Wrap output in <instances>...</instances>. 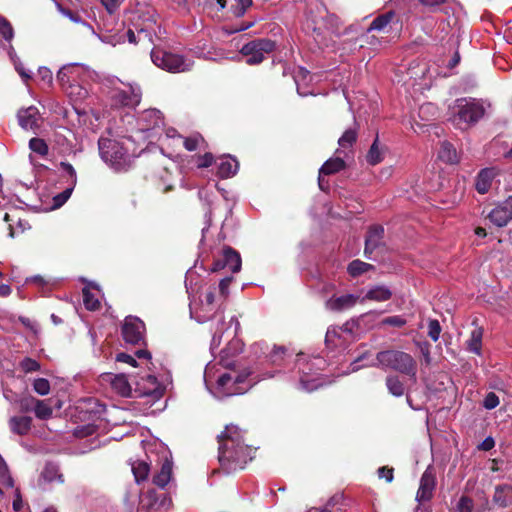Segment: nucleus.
Returning a JSON list of instances; mask_svg holds the SVG:
<instances>
[{"instance_id": "nucleus-1", "label": "nucleus", "mask_w": 512, "mask_h": 512, "mask_svg": "<svg viewBox=\"0 0 512 512\" xmlns=\"http://www.w3.org/2000/svg\"><path fill=\"white\" fill-rule=\"evenodd\" d=\"M216 286L203 287L198 300L190 303V314L199 323L211 322V349L219 347L224 331L229 324L225 321L223 301L215 297Z\"/></svg>"}, {"instance_id": "nucleus-2", "label": "nucleus", "mask_w": 512, "mask_h": 512, "mask_svg": "<svg viewBox=\"0 0 512 512\" xmlns=\"http://www.w3.org/2000/svg\"><path fill=\"white\" fill-rule=\"evenodd\" d=\"M219 444V462L227 473L243 469L254 457L255 449L244 444L237 426H226L219 436Z\"/></svg>"}, {"instance_id": "nucleus-3", "label": "nucleus", "mask_w": 512, "mask_h": 512, "mask_svg": "<svg viewBox=\"0 0 512 512\" xmlns=\"http://www.w3.org/2000/svg\"><path fill=\"white\" fill-rule=\"evenodd\" d=\"M227 369V372L221 373L216 379L213 393L217 397L242 394L260 380L258 376L251 377L250 371H237L236 365Z\"/></svg>"}, {"instance_id": "nucleus-4", "label": "nucleus", "mask_w": 512, "mask_h": 512, "mask_svg": "<svg viewBox=\"0 0 512 512\" xmlns=\"http://www.w3.org/2000/svg\"><path fill=\"white\" fill-rule=\"evenodd\" d=\"M376 364L383 369L390 368L410 377H416L417 365L413 357L403 351L385 350L377 353Z\"/></svg>"}, {"instance_id": "nucleus-5", "label": "nucleus", "mask_w": 512, "mask_h": 512, "mask_svg": "<svg viewBox=\"0 0 512 512\" xmlns=\"http://www.w3.org/2000/svg\"><path fill=\"white\" fill-rule=\"evenodd\" d=\"M454 109L452 121L460 129H465L484 115V107L475 99H458Z\"/></svg>"}, {"instance_id": "nucleus-6", "label": "nucleus", "mask_w": 512, "mask_h": 512, "mask_svg": "<svg viewBox=\"0 0 512 512\" xmlns=\"http://www.w3.org/2000/svg\"><path fill=\"white\" fill-rule=\"evenodd\" d=\"M151 60L157 67L171 73L185 72L193 66L192 60L160 48L152 49Z\"/></svg>"}, {"instance_id": "nucleus-7", "label": "nucleus", "mask_w": 512, "mask_h": 512, "mask_svg": "<svg viewBox=\"0 0 512 512\" xmlns=\"http://www.w3.org/2000/svg\"><path fill=\"white\" fill-rule=\"evenodd\" d=\"M101 158L116 170L123 169L129 160V155L116 140L101 138L98 142Z\"/></svg>"}, {"instance_id": "nucleus-8", "label": "nucleus", "mask_w": 512, "mask_h": 512, "mask_svg": "<svg viewBox=\"0 0 512 512\" xmlns=\"http://www.w3.org/2000/svg\"><path fill=\"white\" fill-rule=\"evenodd\" d=\"M275 43L269 39H257L245 44L240 53L247 57L249 65L259 64L264 60V55L272 52Z\"/></svg>"}, {"instance_id": "nucleus-9", "label": "nucleus", "mask_w": 512, "mask_h": 512, "mask_svg": "<svg viewBox=\"0 0 512 512\" xmlns=\"http://www.w3.org/2000/svg\"><path fill=\"white\" fill-rule=\"evenodd\" d=\"M142 91L138 84H128L126 89H115L111 100L116 107L135 108L141 101Z\"/></svg>"}, {"instance_id": "nucleus-10", "label": "nucleus", "mask_w": 512, "mask_h": 512, "mask_svg": "<svg viewBox=\"0 0 512 512\" xmlns=\"http://www.w3.org/2000/svg\"><path fill=\"white\" fill-rule=\"evenodd\" d=\"M164 390V386L154 375L148 374L135 381V397L148 396L153 400H158L163 396Z\"/></svg>"}, {"instance_id": "nucleus-11", "label": "nucleus", "mask_w": 512, "mask_h": 512, "mask_svg": "<svg viewBox=\"0 0 512 512\" xmlns=\"http://www.w3.org/2000/svg\"><path fill=\"white\" fill-rule=\"evenodd\" d=\"M251 349L257 357L264 356L267 362L277 366L284 364L288 356L284 347H278L276 345L270 347L267 343L264 342L254 343L251 346Z\"/></svg>"}, {"instance_id": "nucleus-12", "label": "nucleus", "mask_w": 512, "mask_h": 512, "mask_svg": "<svg viewBox=\"0 0 512 512\" xmlns=\"http://www.w3.org/2000/svg\"><path fill=\"white\" fill-rule=\"evenodd\" d=\"M103 384H109L111 389L121 397H135L134 388L125 374L104 373L101 376Z\"/></svg>"}, {"instance_id": "nucleus-13", "label": "nucleus", "mask_w": 512, "mask_h": 512, "mask_svg": "<svg viewBox=\"0 0 512 512\" xmlns=\"http://www.w3.org/2000/svg\"><path fill=\"white\" fill-rule=\"evenodd\" d=\"M145 325L137 317L128 316L122 327V335L127 343L139 344L144 339Z\"/></svg>"}, {"instance_id": "nucleus-14", "label": "nucleus", "mask_w": 512, "mask_h": 512, "mask_svg": "<svg viewBox=\"0 0 512 512\" xmlns=\"http://www.w3.org/2000/svg\"><path fill=\"white\" fill-rule=\"evenodd\" d=\"M436 486V472L433 466H428L420 479L419 489L416 494V500L421 502L429 501L433 496Z\"/></svg>"}, {"instance_id": "nucleus-15", "label": "nucleus", "mask_w": 512, "mask_h": 512, "mask_svg": "<svg viewBox=\"0 0 512 512\" xmlns=\"http://www.w3.org/2000/svg\"><path fill=\"white\" fill-rule=\"evenodd\" d=\"M224 268H228L233 273H237L241 269V257L231 247L223 249L222 258L215 261L212 270L218 271Z\"/></svg>"}, {"instance_id": "nucleus-16", "label": "nucleus", "mask_w": 512, "mask_h": 512, "mask_svg": "<svg viewBox=\"0 0 512 512\" xmlns=\"http://www.w3.org/2000/svg\"><path fill=\"white\" fill-rule=\"evenodd\" d=\"M490 221L497 227H504L512 219V196L497 205L488 215Z\"/></svg>"}, {"instance_id": "nucleus-17", "label": "nucleus", "mask_w": 512, "mask_h": 512, "mask_svg": "<svg viewBox=\"0 0 512 512\" xmlns=\"http://www.w3.org/2000/svg\"><path fill=\"white\" fill-rule=\"evenodd\" d=\"M17 118L19 125L25 130L35 131L40 126V114L35 106L20 109Z\"/></svg>"}, {"instance_id": "nucleus-18", "label": "nucleus", "mask_w": 512, "mask_h": 512, "mask_svg": "<svg viewBox=\"0 0 512 512\" xmlns=\"http://www.w3.org/2000/svg\"><path fill=\"white\" fill-rule=\"evenodd\" d=\"M84 72L83 67L77 64L64 66L59 70L57 80L66 88L69 84H74Z\"/></svg>"}, {"instance_id": "nucleus-19", "label": "nucleus", "mask_w": 512, "mask_h": 512, "mask_svg": "<svg viewBox=\"0 0 512 512\" xmlns=\"http://www.w3.org/2000/svg\"><path fill=\"white\" fill-rule=\"evenodd\" d=\"M384 236V229L381 226H373L368 231L365 241L364 253L366 257L372 259L370 256L378 247L381 246Z\"/></svg>"}, {"instance_id": "nucleus-20", "label": "nucleus", "mask_w": 512, "mask_h": 512, "mask_svg": "<svg viewBox=\"0 0 512 512\" xmlns=\"http://www.w3.org/2000/svg\"><path fill=\"white\" fill-rule=\"evenodd\" d=\"M243 351V343L240 339H232L226 348L221 351L220 363L224 368L235 366L236 363L230 360V357L235 356Z\"/></svg>"}, {"instance_id": "nucleus-21", "label": "nucleus", "mask_w": 512, "mask_h": 512, "mask_svg": "<svg viewBox=\"0 0 512 512\" xmlns=\"http://www.w3.org/2000/svg\"><path fill=\"white\" fill-rule=\"evenodd\" d=\"M345 168V162L340 157L328 159L319 170L318 183L321 190H324V181L322 175L335 174Z\"/></svg>"}, {"instance_id": "nucleus-22", "label": "nucleus", "mask_w": 512, "mask_h": 512, "mask_svg": "<svg viewBox=\"0 0 512 512\" xmlns=\"http://www.w3.org/2000/svg\"><path fill=\"white\" fill-rule=\"evenodd\" d=\"M359 297L353 294H346L339 297H332L326 302V307L332 311H341L353 307Z\"/></svg>"}, {"instance_id": "nucleus-23", "label": "nucleus", "mask_w": 512, "mask_h": 512, "mask_svg": "<svg viewBox=\"0 0 512 512\" xmlns=\"http://www.w3.org/2000/svg\"><path fill=\"white\" fill-rule=\"evenodd\" d=\"M8 426L12 433L24 436L31 430L32 418L30 416H12L8 420Z\"/></svg>"}, {"instance_id": "nucleus-24", "label": "nucleus", "mask_w": 512, "mask_h": 512, "mask_svg": "<svg viewBox=\"0 0 512 512\" xmlns=\"http://www.w3.org/2000/svg\"><path fill=\"white\" fill-rule=\"evenodd\" d=\"M139 122L142 130L159 127L163 123L161 112L156 109H148L142 113Z\"/></svg>"}, {"instance_id": "nucleus-25", "label": "nucleus", "mask_w": 512, "mask_h": 512, "mask_svg": "<svg viewBox=\"0 0 512 512\" xmlns=\"http://www.w3.org/2000/svg\"><path fill=\"white\" fill-rule=\"evenodd\" d=\"M496 176V171L492 168H486L479 172L475 188L480 194H485L491 188L492 182Z\"/></svg>"}, {"instance_id": "nucleus-26", "label": "nucleus", "mask_w": 512, "mask_h": 512, "mask_svg": "<svg viewBox=\"0 0 512 512\" xmlns=\"http://www.w3.org/2000/svg\"><path fill=\"white\" fill-rule=\"evenodd\" d=\"M391 297H392V292L388 287L378 285V286H374V287L370 288L366 292L365 296L361 299V302H363L365 300L383 302V301L389 300Z\"/></svg>"}, {"instance_id": "nucleus-27", "label": "nucleus", "mask_w": 512, "mask_h": 512, "mask_svg": "<svg viewBox=\"0 0 512 512\" xmlns=\"http://www.w3.org/2000/svg\"><path fill=\"white\" fill-rule=\"evenodd\" d=\"M395 18V13L393 11H388L384 14H381L377 16L370 24L369 28L367 29L368 32L370 31H379V32H386L388 26Z\"/></svg>"}, {"instance_id": "nucleus-28", "label": "nucleus", "mask_w": 512, "mask_h": 512, "mask_svg": "<svg viewBox=\"0 0 512 512\" xmlns=\"http://www.w3.org/2000/svg\"><path fill=\"white\" fill-rule=\"evenodd\" d=\"M238 167L236 159L232 157L221 158L218 165V174L221 178L232 177L236 174Z\"/></svg>"}, {"instance_id": "nucleus-29", "label": "nucleus", "mask_w": 512, "mask_h": 512, "mask_svg": "<svg viewBox=\"0 0 512 512\" xmlns=\"http://www.w3.org/2000/svg\"><path fill=\"white\" fill-rule=\"evenodd\" d=\"M65 91L69 98L75 103L83 102L89 95L88 89L77 81L74 84H69V86L65 88Z\"/></svg>"}, {"instance_id": "nucleus-30", "label": "nucleus", "mask_w": 512, "mask_h": 512, "mask_svg": "<svg viewBox=\"0 0 512 512\" xmlns=\"http://www.w3.org/2000/svg\"><path fill=\"white\" fill-rule=\"evenodd\" d=\"M98 294L99 291L96 288L85 287L83 289V302L86 309L94 311L100 307Z\"/></svg>"}, {"instance_id": "nucleus-31", "label": "nucleus", "mask_w": 512, "mask_h": 512, "mask_svg": "<svg viewBox=\"0 0 512 512\" xmlns=\"http://www.w3.org/2000/svg\"><path fill=\"white\" fill-rule=\"evenodd\" d=\"M385 148L380 147L378 137L374 140L367 155L366 160L370 165H377L384 159Z\"/></svg>"}, {"instance_id": "nucleus-32", "label": "nucleus", "mask_w": 512, "mask_h": 512, "mask_svg": "<svg viewBox=\"0 0 512 512\" xmlns=\"http://www.w3.org/2000/svg\"><path fill=\"white\" fill-rule=\"evenodd\" d=\"M172 474V463L165 461L162 464L160 471L154 476L153 482L155 485L164 488L170 481Z\"/></svg>"}, {"instance_id": "nucleus-33", "label": "nucleus", "mask_w": 512, "mask_h": 512, "mask_svg": "<svg viewBox=\"0 0 512 512\" xmlns=\"http://www.w3.org/2000/svg\"><path fill=\"white\" fill-rule=\"evenodd\" d=\"M482 336H483V331L479 327L474 328L471 331L470 337L467 340V349L470 352L480 355L481 347H482Z\"/></svg>"}, {"instance_id": "nucleus-34", "label": "nucleus", "mask_w": 512, "mask_h": 512, "mask_svg": "<svg viewBox=\"0 0 512 512\" xmlns=\"http://www.w3.org/2000/svg\"><path fill=\"white\" fill-rule=\"evenodd\" d=\"M438 157L443 162L454 164L458 161V155L454 146L448 142H443L441 144L440 150L438 152Z\"/></svg>"}, {"instance_id": "nucleus-35", "label": "nucleus", "mask_w": 512, "mask_h": 512, "mask_svg": "<svg viewBox=\"0 0 512 512\" xmlns=\"http://www.w3.org/2000/svg\"><path fill=\"white\" fill-rule=\"evenodd\" d=\"M34 413L38 419L47 420L51 418L53 414V409L50 404V400H36L34 406Z\"/></svg>"}, {"instance_id": "nucleus-36", "label": "nucleus", "mask_w": 512, "mask_h": 512, "mask_svg": "<svg viewBox=\"0 0 512 512\" xmlns=\"http://www.w3.org/2000/svg\"><path fill=\"white\" fill-rule=\"evenodd\" d=\"M309 372L306 369L302 370V375L300 377V388L305 391H313L318 387L323 385V382L318 377H309Z\"/></svg>"}, {"instance_id": "nucleus-37", "label": "nucleus", "mask_w": 512, "mask_h": 512, "mask_svg": "<svg viewBox=\"0 0 512 512\" xmlns=\"http://www.w3.org/2000/svg\"><path fill=\"white\" fill-rule=\"evenodd\" d=\"M386 386H387L389 393H391L395 397H400L405 392L404 384L399 379L398 376H394V375L388 376L386 378Z\"/></svg>"}, {"instance_id": "nucleus-38", "label": "nucleus", "mask_w": 512, "mask_h": 512, "mask_svg": "<svg viewBox=\"0 0 512 512\" xmlns=\"http://www.w3.org/2000/svg\"><path fill=\"white\" fill-rule=\"evenodd\" d=\"M41 480L44 482H53L58 480L59 482H63L62 475L59 473V469L54 464H47L42 473Z\"/></svg>"}, {"instance_id": "nucleus-39", "label": "nucleus", "mask_w": 512, "mask_h": 512, "mask_svg": "<svg viewBox=\"0 0 512 512\" xmlns=\"http://www.w3.org/2000/svg\"><path fill=\"white\" fill-rule=\"evenodd\" d=\"M511 493H512V487H510V486L497 487L495 489L493 500L499 506L505 507V506L509 505V503H510L508 496Z\"/></svg>"}, {"instance_id": "nucleus-40", "label": "nucleus", "mask_w": 512, "mask_h": 512, "mask_svg": "<svg viewBox=\"0 0 512 512\" xmlns=\"http://www.w3.org/2000/svg\"><path fill=\"white\" fill-rule=\"evenodd\" d=\"M178 138L183 140V145L188 151H195L204 143V139L200 134H193L186 138L178 135Z\"/></svg>"}, {"instance_id": "nucleus-41", "label": "nucleus", "mask_w": 512, "mask_h": 512, "mask_svg": "<svg viewBox=\"0 0 512 512\" xmlns=\"http://www.w3.org/2000/svg\"><path fill=\"white\" fill-rule=\"evenodd\" d=\"M349 332L348 329L340 327H332L327 330L326 333V343L328 345L337 347L339 345L338 339L341 337L342 333Z\"/></svg>"}, {"instance_id": "nucleus-42", "label": "nucleus", "mask_w": 512, "mask_h": 512, "mask_svg": "<svg viewBox=\"0 0 512 512\" xmlns=\"http://www.w3.org/2000/svg\"><path fill=\"white\" fill-rule=\"evenodd\" d=\"M357 139V132L355 129H347L339 138L338 144L341 148L346 149L352 147Z\"/></svg>"}, {"instance_id": "nucleus-43", "label": "nucleus", "mask_w": 512, "mask_h": 512, "mask_svg": "<svg viewBox=\"0 0 512 512\" xmlns=\"http://www.w3.org/2000/svg\"><path fill=\"white\" fill-rule=\"evenodd\" d=\"M19 368L21 371H23L25 374L37 372L40 370L41 365L38 361L35 359H32L30 357H25L19 362Z\"/></svg>"}, {"instance_id": "nucleus-44", "label": "nucleus", "mask_w": 512, "mask_h": 512, "mask_svg": "<svg viewBox=\"0 0 512 512\" xmlns=\"http://www.w3.org/2000/svg\"><path fill=\"white\" fill-rule=\"evenodd\" d=\"M29 148L32 152L40 156H46L48 154V145L43 139L40 138L30 139Z\"/></svg>"}, {"instance_id": "nucleus-45", "label": "nucleus", "mask_w": 512, "mask_h": 512, "mask_svg": "<svg viewBox=\"0 0 512 512\" xmlns=\"http://www.w3.org/2000/svg\"><path fill=\"white\" fill-rule=\"evenodd\" d=\"M370 268H371L370 264L362 262L360 260H354L348 265L347 269H348L349 274L351 276L355 277V276H359V275L365 273Z\"/></svg>"}, {"instance_id": "nucleus-46", "label": "nucleus", "mask_w": 512, "mask_h": 512, "mask_svg": "<svg viewBox=\"0 0 512 512\" xmlns=\"http://www.w3.org/2000/svg\"><path fill=\"white\" fill-rule=\"evenodd\" d=\"M60 168L63 171L64 175L68 177L67 185L75 187L77 184V174L74 167L68 162H61Z\"/></svg>"}, {"instance_id": "nucleus-47", "label": "nucleus", "mask_w": 512, "mask_h": 512, "mask_svg": "<svg viewBox=\"0 0 512 512\" xmlns=\"http://www.w3.org/2000/svg\"><path fill=\"white\" fill-rule=\"evenodd\" d=\"M157 495L154 490H149L147 493L142 497L141 499V508L140 512L142 510H151L154 508V506L157 504Z\"/></svg>"}, {"instance_id": "nucleus-48", "label": "nucleus", "mask_w": 512, "mask_h": 512, "mask_svg": "<svg viewBox=\"0 0 512 512\" xmlns=\"http://www.w3.org/2000/svg\"><path fill=\"white\" fill-rule=\"evenodd\" d=\"M132 471L136 481L140 482L147 478L149 473V466L145 462H137L133 464Z\"/></svg>"}, {"instance_id": "nucleus-49", "label": "nucleus", "mask_w": 512, "mask_h": 512, "mask_svg": "<svg viewBox=\"0 0 512 512\" xmlns=\"http://www.w3.org/2000/svg\"><path fill=\"white\" fill-rule=\"evenodd\" d=\"M33 390L37 394H39L41 396H45V395L49 394V392H50V383L45 378H36L33 381Z\"/></svg>"}, {"instance_id": "nucleus-50", "label": "nucleus", "mask_w": 512, "mask_h": 512, "mask_svg": "<svg viewBox=\"0 0 512 512\" xmlns=\"http://www.w3.org/2000/svg\"><path fill=\"white\" fill-rule=\"evenodd\" d=\"M0 34L3 36V38L7 41H11L14 37V31H13V28H12V25L10 24V22L0 16Z\"/></svg>"}, {"instance_id": "nucleus-51", "label": "nucleus", "mask_w": 512, "mask_h": 512, "mask_svg": "<svg viewBox=\"0 0 512 512\" xmlns=\"http://www.w3.org/2000/svg\"><path fill=\"white\" fill-rule=\"evenodd\" d=\"M75 187L67 185L66 189L53 198L54 207H61L71 196Z\"/></svg>"}, {"instance_id": "nucleus-52", "label": "nucleus", "mask_w": 512, "mask_h": 512, "mask_svg": "<svg viewBox=\"0 0 512 512\" xmlns=\"http://www.w3.org/2000/svg\"><path fill=\"white\" fill-rule=\"evenodd\" d=\"M252 5V0H236V5L233 7V13L237 17L245 14L246 10Z\"/></svg>"}, {"instance_id": "nucleus-53", "label": "nucleus", "mask_w": 512, "mask_h": 512, "mask_svg": "<svg viewBox=\"0 0 512 512\" xmlns=\"http://www.w3.org/2000/svg\"><path fill=\"white\" fill-rule=\"evenodd\" d=\"M441 326L438 320H430L428 324V335L433 341H437L440 337Z\"/></svg>"}, {"instance_id": "nucleus-54", "label": "nucleus", "mask_w": 512, "mask_h": 512, "mask_svg": "<svg viewBox=\"0 0 512 512\" xmlns=\"http://www.w3.org/2000/svg\"><path fill=\"white\" fill-rule=\"evenodd\" d=\"M37 398L33 396L24 397L19 401L20 410L22 412H34V406Z\"/></svg>"}, {"instance_id": "nucleus-55", "label": "nucleus", "mask_w": 512, "mask_h": 512, "mask_svg": "<svg viewBox=\"0 0 512 512\" xmlns=\"http://www.w3.org/2000/svg\"><path fill=\"white\" fill-rule=\"evenodd\" d=\"M232 280H233V277H226V278L222 279L218 285V290L220 292V297H218V299H221L223 302L229 293L228 289H229V286H230ZM216 290H217V287H216Z\"/></svg>"}, {"instance_id": "nucleus-56", "label": "nucleus", "mask_w": 512, "mask_h": 512, "mask_svg": "<svg viewBox=\"0 0 512 512\" xmlns=\"http://www.w3.org/2000/svg\"><path fill=\"white\" fill-rule=\"evenodd\" d=\"M457 510L459 512H472L473 501L467 496H462L457 504Z\"/></svg>"}, {"instance_id": "nucleus-57", "label": "nucleus", "mask_w": 512, "mask_h": 512, "mask_svg": "<svg viewBox=\"0 0 512 512\" xmlns=\"http://www.w3.org/2000/svg\"><path fill=\"white\" fill-rule=\"evenodd\" d=\"M58 10L60 11V13L67 17L69 20H71L72 22L74 23H78V24H86L82 18L77 14V13H73L72 11L68 10V9H65L63 8L62 6H58Z\"/></svg>"}, {"instance_id": "nucleus-58", "label": "nucleus", "mask_w": 512, "mask_h": 512, "mask_svg": "<svg viewBox=\"0 0 512 512\" xmlns=\"http://www.w3.org/2000/svg\"><path fill=\"white\" fill-rule=\"evenodd\" d=\"M383 325H391L395 327H402L406 324V320L401 316H390L382 320Z\"/></svg>"}, {"instance_id": "nucleus-59", "label": "nucleus", "mask_w": 512, "mask_h": 512, "mask_svg": "<svg viewBox=\"0 0 512 512\" xmlns=\"http://www.w3.org/2000/svg\"><path fill=\"white\" fill-rule=\"evenodd\" d=\"M483 404L486 409H493L498 406L499 398L495 393L490 392L486 395Z\"/></svg>"}, {"instance_id": "nucleus-60", "label": "nucleus", "mask_w": 512, "mask_h": 512, "mask_svg": "<svg viewBox=\"0 0 512 512\" xmlns=\"http://www.w3.org/2000/svg\"><path fill=\"white\" fill-rule=\"evenodd\" d=\"M123 1L124 0H101V3L109 14H113Z\"/></svg>"}, {"instance_id": "nucleus-61", "label": "nucleus", "mask_w": 512, "mask_h": 512, "mask_svg": "<svg viewBox=\"0 0 512 512\" xmlns=\"http://www.w3.org/2000/svg\"><path fill=\"white\" fill-rule=\"evenodd\" d=\"M214 378H215L214 366L208 365L204 372V381H205V384L207 387L212 385Z\"/></svg>"}, {"instance_id": "nucleus-62", "label": "nucleus", "mask_w": 512, "mask_h": 512, "mask_svg": "<svg viewBox=\"0 0 512 512\" xmlns=\"http://www.w3.org/2000/svg\"><path fill=\"white\" fill-rule=\"evenodd\" d=\"M213 162V156L210 153H206L203 156L198 157V167L205 168L209 167Z\"/></svg>"}, {"instance_id": "nucleus-63", "label": "nucleus", "mask_w": 512, "mask_h": 512, "mask_svg": "<svg viewBox=\"0 0 512 512\" xmlns=\"http://www.w3.org/2000/svg\"><path fill=\"white\" fill-rule=\"evenodd\" d=\"M116 360L118 362H123V363H127L131 366H136V360L134 359L133 356L127 354V353H119L117 354L116 356Z\"/></svg>"}, {"instance_id": "nucleus-64", "label": "nucleus", "mask_w": 512, "mask_h": 512, "mask_svg": "<svg viewBox=\"0 0 512 512\" xmlns=\"http://www.w3.org/2000/svg\"><path fill=\"white\" fill-rule=\"evenodd\" d=\"M378 475L380 478H385L387 482L393 480V469L388 467H381L378 469Z\"/></svg>"}]
</instances>
